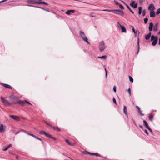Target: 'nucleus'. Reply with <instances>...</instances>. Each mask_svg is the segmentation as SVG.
Instances as JSON below:
<instances>
[{
  "mask_svg": "<svg viewBox=\"0 0 160 160\" xmlns=\"http://www.w3.org/2000/svg\"><path fill=\"white\" fill-rule=\"evenodd\" d=\"M79 38L83 41L86 42L87 43L90 44V42L88 41V38L85 35L84 33L82 31H80L79 32Z\"/></svg>",
  "mask_w": 160,
  "mask_h": 160,
  "instance_id": "f257e3e1",
  "label": "nucleus"
},
{
  "mask_svg": "<svg viewBox=\"0 0 160 160\" xmlns=\"http://www.w3.org/2000/svg\"><path fill=\"white\" fill-rule=\"evenodd\" d=\"M159 26V24L158 23H156L154 26H153V23L152 22H150L149 23V26L148 27L149 31L151 32L152 30V28H153V30L154 32H156L157 31L158 27Z\"/></svg>",
  "mask_w": 160,
  "mask_h": 160,
  "instance_id": "f03ea898",
  "label": "nucleus"
},
{
  "mask_svg": "<svg viewBox=\"0 0 160 160\" xmlns=\"http://www.w3.org/2000/svg\"><path fill=\"white\" fill-rule=\"evenodd\" d=\"M99 50L101 52H103L106 48V46L105 45L104 42L102 41L99 42L98 45Z\"/></svg>",
  "mask_w": 160,
  "mask_h": 160,
  "instance_id": "7ed1b4c3",
  "label": "nucleus"
},
{
  "mask_svg": "<svg viewBox=\"0 0 160 160\" xmlns=\"http://www.w3.org/2000/svg\"><path fill=\"white\" fill-rule=\"evenodd\" d=\"M158 38L156 36L152 35L151 36V41H152V45L154 46L156 45L157 43Z\"/></svg>",
  "mask_w": 160,
  "mask_h": 160,
  "instance_id": "20e7f679",
  "label": "nucleus"
},
{
  "mask_svg": "<svg viewBox=\"0 0 160 160\" xmlns=\"http://www.w3.org/2000/svg\"><path fill=\"white\" fill-rule=\"evenodd\" d=\"M112 12L116 14L120 15L122 16L124 15V13L123 11L120 10H113Z\"/></svg>",
  "mask_w": 160,
  "mask_h": 160,
  "instance_id": "39448f33",
  "label": "nucleus"
},
{
  "mask_svg": "<svg viewBox=\"0 0 160 160\" xmlns=\"http://www.w3.org/2000/svg\"><path fill=\"white\" fill-rule=\"evenodd\" d=\"M117 25L121 30L122 32L126 33L127 32L126 29L124 26L122 25L119 22H118Z\"/></svg>",
  "mask_w": 160,
  "mask_h": 160,
  "instance_id": "423d86ee",
  "label": "nucleus"
},
{
  "mask_svg": "<svg viewBox=\"0 0 160 160\" xmlns=\"http://www.w3.org/2000/svg\"><path fill=\"white\" fill-rule=\"evenodd\" d=\"M17 102L19 104H21L22 105H24V104L25 103H27L31 105H32V104L30 103L29 102H28L26 100H24V101H22V100H17Z\"/></svg>",
  "mask_w": 160,
  "mask_h": 160,
  "instance_id": "0eeeda50",
  "label": "nucleus"
},
{
  "mask_svg": "<svg viewBox=\"0 0 160 160\" xmlns=\"http://www.w3.org/2000/svg\"><path fill=\"white\" fill-rule=\"evenodd\" d=\"M1 99L2 102L5 105L8 106L11 105L10 103L7 100L5 99L3 97H2Z\"/></svg>",
  "mask_w": 160,
  "mask_h": 160,
  "instance_id": "6e6552de",
  "label": "nucleus"
},
{
  "mask_svg": "<svg viewBox=\"0 0 160 160\" xmlns=\"http://www.w3.org/2000/svg\"><path fill=\"white\" fill-rule=\"evenodd\" d=\"M9 117L13 119L14 120H17V121H19L20 120V119L19 118V117L17 116L16 115H9Z\"/></svg>",
  "mask_w": 160,
  "mask_h": 160,
  "instance_id": "1a4fd4ad",
  "label": "nucleus"
},
{
  "mask_svg": "<svg viewBox=\"0 0 160 160\" xmlns=\"http://www.w3.org/2000/svg\"><path fill=\"white\" fill-rule=\"evenodd\" d=\"M66 142L68 143V145L71 146H73L76 144V142L75 141L71 142L72 141H65Z\"/></svg>",
  "mask_w": 160,
  "mask_h": 160,
  "instance_id": "9d476101",
  "label": "nucleus"
},
{
  "mask_svg": "<svg viewBox=\"0 0 160 160\" xmlns=\"http://www.w3.org/2000/svg\"><path fill=\"white\" fill-rule=\"evenodd\" d=\"M37 0H28L27 2L29 4H38Z\"/></svg>",
  "mask_w": 160,
  "mask_h": 160,
  "instance_id": "9b49d317",
  "label": "nucleus"
},
{
  "mask_svg": "<svg viewBox=\"0 0 160 160\" xmlns=\"http://www.w3.org/2000/svg\"><path fill=\"white\" fill-rule=\"evenodd\" d=\"M123 112L126 116L128 118V111L127 110V108L125 106H124L123 107Z\"/></svg>",
  "mask_w": 160,
  "mask_h": 160,
  "instance_id": "f8f14e48",
  "label": "nucleus"
},
{
  "mask_svg": "<svg viewBox=\"0 0 160 160\" xmlns=\"http://www.w3.org/2000/svg\"><path fill=\"white\" fill-rule=\"evenodd\" d=\"M9 98L11 100H16L17 102V100H19L18 99V98L17 97L13 95H12L10 96Z\"/></svg>",
  "mask_w": 160,
  "mask_h": 160,
  "instance_id": "ddd939ff",
  "label": "nucleus"
},
{
  "mask_svg": "<svg viewBox=\"0 0 160 160\" xmlns=\"http://www.w3.org/2000/svg\"><path fill=\"white\" fill-rule=\"evenodd\" d=\"M27 134L30 135L33 137H34L35 139L38 140H42V139L39 138L38 137L33 134H32L29 133H27Z\"/></svg>",
  "mask_w": 160,
  "mask_h": 160,
  "instance_id": "4468645a",
  "label": "nucleus"
},
{
  "mask_svg": "<svg viewBox=\"0 0 160 160\" xmlns=\"http://www.w3.org/2000/svg\"><path fill=\"white\" fill-rule=\"evenodd\" d=\"M27 134L30 135L33 137H34L35 139L38 140H42V139L39 138L38 137L33 134H32L29 133H27Z\"/></svg>",
  "mask_w": 160,
  "mask_h": 160,
  "instance_id": "2eb2a0df",
  "label": "nucleus"
},
{
  "mask_svg": "<svg viewBox=\"0 0 160 160\" xmlns=\"http://www.w3.org/2000/svg\"><path fill=\"white\" fill-rule=\"evenodd\" d=\"M27 134L30 135L33 137H34L35 139L38 140H42V139L39 138L38 137L33 134H32L29 133H27Z\"/></svg>",
  "mask_w": 160,
  "mask_h": 160,
  "instance_id": "dca6fc26",
  "label": "nucleus"
},
{
  "mask_svg": "<svg viewBox=\"0 0 160 160\" xmlns=\"http://www.w3.org/2000/svg\"><path fill=\"white\" fill-rule=\"evenodd\" d=\"M155 9V8L154 5L153 4H151L149 6L148 9L150 11H151L152 10L154 11Z\"/></svg>",
  "mask_w": 160,
  "mask_h": 160,
  "instance_id": "f3484780",
  "label": "nucleus"
},
{
  "mask_svg": "<svg viewBox=\"0 0 160 160\" xmlns=\"http://www.w3.org/2000/svg\"><path fill=\"white\" fill-rule=\"evenodd\" d=\"M137 47L138 48L137 54H138L139 52V49H140V47H139V38H138V41L137 42Z\"/></svg>",
  "mask_w": 160,
  "mask_h": 160,
  "instance_id": "a211bd4d",
  "label": "nucleus"
},
{
  "mask_svg": "<svg viewBox=\"0 0 160 160\" xmlns=\"http://www.w3.org/2000/svg\"><path fill=\"white\" fill-rule=\"evenodd\" d=\"M1 84L4 86V87L6 88H8L9 89H12V87L11 86L8 84H4L3 83H2Z\"/></svg>",
  "mask_w": 160,
  "mask_h": 160,
  "instance_id": "6ab92c4d",
  "label": "nucleus"
},
{
  "mask_svg": "<svg viewBox=\"0 0 160 160\" xmlns=\"http://www.w3.org/2000/svg\"><path fill=\"white\" fill-rule=\"evenodd\" d=\"M75 12V10H68L67 11L65 12V13L67 15H70L71 13H74Z\"/></svg>",
  "mask_w": 160,
  "mask_h": 160,
  "instance_id": "aec40b11",
  "label": "nucleus"
},
{
  "mask_svg": "<svg viewBox=\"0 0 160 160\" xmlns=\"http://www.w3.org/2000/svg\"><path fill=\"white\" fill-rule=\"evenodd\" d=\"M150 15L151 17H154L155 16V13L154 11H150Z\"/></svg>",
  "mask_w": 160,
  "mask_h": 160,
  "instance_id": "412c9836",
  "label": "nucleus"
},
{
  "mask_svg": "<svg viewBox=\"0 0 160 160\" xmlns=\"http://www.w3.org/2000/svg\"><path fill=\"white\" fill-rule=\"evenodd\" d=\"M151 36V32H150L148 34L145 36V38L146 40H148Z\"/></svg>",
  "mask_w": 160,
  "mask_h": 160,
  "instance_id": "4be33fe9",
  "label": "nucleus"
},
{
  "mask_svg": "<svg viewBox=\"0 0 160 160\" xmlns=\"http://www.w3.org/2000/svg\"><path fill=\"white\" fill-rule=\"evenodd\" d=\"M46 137L52 139H53L54 140H55L56 139L54 138V137H52L51 135L49 134V133H46V134L45 135Z\"/></svg>",
  "mask_w": 160,
  "mask_h": 160,
  "instance_id": "5701e85b",
  "label": "nucleus"
},
{
  "mask_svg": "<svg viewBox=\"0 0 160 160\" xmlns=\"http://www.w3.org/2000/svg\"><path fill=\"white\" fill-rule=\"evenodd\" d=\"M4 131L3 125L2 124H1L0 126V132H2Z\"/></svg>",
  "mask_w": 160,
  "mask_h": 160,
  "instance_id": "b1692460",
  "label": "nucleus"
},
{
  "mask_svg": "<svg viewBox=\"0 0 160 160\" xmlns=\"http://www.w3.org/2000/svg\"><path fill=\"white\" fill-rule=\"evenodd\" d=\"M12 146L11 144H10L8 145L7 147L5 148L4 149H3V150L4 151H6L10 147Z\"/></svg>",
  "mask_w": 160,
  "mask_h": 160,
  "instance_id": "393cba45",
  "label": "nucleus"
},
{
  "mask_svg": "<svg viewBox=\"0 0 160 160\" xmlns=\"http://www.w3.org/2000/svg\"><path fill=\"white\" fill-rule=\"evenodd\" d=\"M35 8H41V9L44 10V11H47V12H50V11L48 9H45L41 7H38V6H35Z\"/></svg>",
  "mask_w": 160,
  "mask_h": 160,
  "instance_id": "a878e982",
  "label": "nucleus"
},
{
  "mask_svg": "<svg viewBox=\"0 0 160 160\" xmlns=\"http://www.w3.org/2000/svg\"><path fill=\"white\" fill-rule=\"evenodd\" d=\"M52 128L54 130L58 131H61V129L58 127H53Z\"/></svg>",
  "mask_w": 160,
  "mask_h": 160,
  "instance_id": "bb28decb",
  "label": "nucleus"
},
{
  "mask_svg": "<svg viewBox=\"0 0 160 160\" xmlns=\"http://www.w3.org/2000/svg\"><path fill=\"white\" fill-rule=\"evenodd\" d=\"M143 122L144 124V125L145 127L147 128L148 127H149L148 123L145 120H143Z\"/></svg>",
  "mask_w": 160,
  "mask_h": 160,
  "instance_id": "cd10ccee",
  "label": "nucleus"
},
{
  "mask_svg": "<svg viewBox=\"0 0 160 160\" xmlns=\"http://www.w3.org/2000/svg\"><path fill=\"white\" fill-rule=\"evenodd\" d=\"M38 4H43L45 5H48V4L45 2H38Z\"/></svg>",
  "mask_w": 160,
  "mask_h": 160,
  "instance_id": "c85d7f7f",
  "label": "nucleus"
},
{
  "mask_svg": "<svg viewBox=\"0 0 160 160\" xmlns=\"http://www.w3.org/2000/svg\"><path fill=\"white\" fill-rule=\"evenodd\" d=\"M125 5H126V7H127V8L132 13V14H133L134 13V12L131 10V9L130 8V7H129V6L127 4H125Z\"/></svg>",
  "mask_w": 160,
  "mask_h": 160,
  "instance_id": "c756f323",
  "label": "nucleus"
},
{
  "mask_svg": "<svg viewBox=\"0 0 160 160\" xmlns=\"http://www.w3.org/2000/svg\"><path fill=\"white\" fill-rule=\"evenodd\" d=\"M142 8L139 7L138 8V13L139 15H140L142 13Z\"/></svg>",
  "mask_w": 160,
  "mask_h": 160,
  "instance_id": "7c9ffc66",
  "label": "nucleus"
},
{
  "mask_svg": "<svg viewBox=\"0 0 160 160\" xmlns=\"http://www.w3.org/2000/svg\"><path fill=\"white\" fill-rule=\"evenodd\" d=\"M131 27L132 28V31L134 33L135 36H136L137 35V32H136L135 31V29H134L133 27V26H132Z\"/></svg>",
  "mask_w": 160,
  "mask_h": 160,
  "instance_id": "2f4dec72",
  "label": "nucleus"
},
{
  "mask_svg": "<svg viewBox=\"0 0 160 160\" xmlns=\"http://www.w3.org/2000/svg\"><path fill=\"white\" fill-rule=\"evenodd\" d=\"M149 118L150 121H152L153 119V116L152 114H149Z\"/></svg>",
  "mask_w": 160,
  "mask_h": 160,
  "instance_id": "473e14b6",
  "label": "nucleus"
},
{
  "mask_svg": "<svg viewBox=\"0 0 160 160\" xmlns=\"http://www.w3.org/2000/svg\"><path fill=\"white\" fill-rule=\"evenodd\" d=\"M107 58V57L106 55L102 56L101 57H98V58L103 59H105Z\"/></svg>",
  "mask_w": 160,
  "mask_h": 160,
  "instance_id": "72a5a7b5",
  "label": "nucleus"
},
{
  "mask_svg": "<svg viewBox=\"0 0 160 160\" xmlns=\"http://www.w3.org/2000/svg\"><path fill=\"white\" fill-rule=\"evenodd\" d=\"M129 79L130 81L131 82H133V79L132 78V77L130 75L129 76Z\"/></svg>",
  "mask_w": 160,
  "mask_h": 160,
  "instance_id": "f704fd0d",
  "label": "nucleus"
},
{
  "mask_svg": "<svg viewBox=\"0 0 160 160\" xmlns=\"http://www.w3.org/2000/svg\"><path fill=\"white\" fill-rule=\"evenodd\" d=\"M118 6L119 8L122 9L123 10L124 9V8L123 6H122L121 4H120L118 5Z\"/></svg>",
  "mask_w": 160,
  "mask_h": 160,
  "instance_id": "c9c22d12",
  "label": "nucleus"
},
{
  "mask_svg": "<svg viewBox=\"0 0 160 160\" xmlns=\"http://www.w3.org/2000/svg\"><path fill=\"white\" fill-rule=\"evenodd\" d=\"M112 10H113L105 9L103 11L112 12Z\"/></svg>",
  "mask_w": 160,
  "mask_h": 160,
  "instance_id": "e433bc0d",
  "label": "nucleus"
},
{
  "mask_svg": "<svg viewBox=\"0 0 160 160\" xmlns=\"http://www.w3.org/2000/svg\"><path fill=\"white\" fill-rule=\"evenodd\" d=\"M40 133L41 134H42H42H44V135H45V134H46V132H45L44 131H40Z\"/></svg>",
  "mask_w": 160,
  "mask_h": 160,
  "instance_id": "4c0bfd02",
  "label": "nucleus"
},
{
  "mask_svg": "<svg viewBox=\"0 0 160 160\" xmlns=\"http://www.w3.org/2000/svg\"><path fill=\"white\" fill-rule=\"evenodd\" d=\"M138 113L142 116H143L144 115V114L142 113V111L140 110H139L138 111Z\"/></svg>",
  "mask_w": 160,
  "mask_h": 160,
  "instance_id": "58836bf2",
  "label": "nucleus"
},
{
  "mask_svg": "<svg viewBox=\"0 0 160 160\" xmlns=\"http://www.w3.org/2000/svg\"><path fill=\"white\" fill-rule=\"evenodd\" d=\"M82 153L85 155H88V154H89V152H88V151H83L82 152Z\"/></svg>",
  "mask_w": 160,
  "mask_h": 160,
  "instance_id": "ea45409f",
  "label": "nucleus"
},
{
  "mask_svg": "<svg viewBox=\"0 0 160 160\" xmlns=\"http://www.w3.org/2000/svg\"><path fill=\"white\" fill-rule=\"evenodd\" d=\"M160 13V8L158 9L156 12L157 15H158Z\"/></svg>",
  "mask_w": 160,
  "mask_h": 160,
  "instance_id": "a19ab883",
  "label": "nucleus"
},
{
  "mask_svg": "<svg viewBox=\"0 0 160 160\" xmlns=\"http://www.w3.org/2000/svg\"><path fill=\"white\" fill-rule=\"evenodd\" d=\"M145 13H146L145 10H144L142 11V16H145Z\"/></svg>",
  "mask_w": 160,
  "mask_h": 160,
  "instance_id": "79ce46f5",
  "label": "nucleus"
},
{
  "mask_svg": "<svg viewBox=\"0 0 160 160\" xmlns=\"http://www.w3.org/2000/svg\"><path fill=\"white\" fill-rule=\"evenodd\" d=\"M145 24L147 23L148 19L147 18H146L144 19Z\"/></svg>",
  "mask_w": 160,
  "mask_h": 160,
  "instance_id": "37998d69",
  "label": "nucleus"
},
{
  "mask_svg": "<svg viewBox=\"0 0 160 160\" xmlns=\"http://www.w3.org/2000/svg\"><path fill=\"white\" fill-rule=\"evenodd\" d=\"M94 155H95V156H97V157H100L101 156V155L100 154H98V153H94Z\"/></svg>",
  "mask_w": 160,
  "mask_h": 160,
  "instance_id": "c03bdc74",
  "label": "nucleus"
},
{
  "mask_svg": "<svg viewBox=\"0 0 160 160\" xmlns=\"http://www.w3.org/2000/svg\"><path fill=\"white\" fill-rule=\"evenodd\" d=\"M128 92L129 96H131V89L130 88H129L128 89Z\"/></svg>",
  "mask_w": 160,
  "mask_h": 160,
  "instance_id": "a18cd8bd",
  "label": "nucleus"
},
{
  "mask_svg": "<svg viewBox=\"0 0 160 160\" xmlns=\"http://www.w3.org/2000/svg\"><path fill=\"white\" fill-rule=\"evenodd\" d=\"M137 4L135 3L134 4V5L133 6L132 8H137Z\"/></svg>",
  "mask_w": 160,
  "mask_h": 160,
  "instance_id": "49530a36",
  "label": "nucleus"
},
{
  "mask_svg": "<svg viewBox=\"0 0 160 160\" xmlns=\"http://www.w3.org/2000/svg\"><path fill=\"white\" fill-rule=\"evenodd\" d=\"M113 89V90L114 91V92H116V87L115 86H114Z\"/></svg>",
  "mask_w": 160,
  "mask_h": 160,
  "instance_id": "de8ad7c7",
  "label": "nucleus"
},
{
  "mask_svg": "<svg viewBox=\"0 0 160 160\" xmlns=\"http://www.w3.org/2000/svg\"><path fill=\"white\" fill-rule=\"evenodd\" d=\"M112 100L114 103H115V104L116 103V102L115 99L114 98H113Z\"/></svg>",
  "mask_w": 160,
  "mask_h": 160,
  "instance_id": "09e8293b",
  "label": "nucleus"
},
{
  "mask_svg": "<svg viewBox=\"0 0 160 160\" xmlns=\"http://www.w3.org/2000/svg\"><path fill=\"white\" fill-rule=\"evenodd\" d=\"M151 132H152L151 130V129L149 127H148L147 128Z\"/></svg>",
  "mask_w": 160,
  "mask_h": 160,
  "instance_id": "8fccbe9b",
  "label": "nucleus"
},
{
  "mask_svg": "<svg viewBox=\"0 0 160 160\" xmlns=\"http://www.w3.org/2000/svg\"><path fill=\"white\" fill-rule=\"evenodd\" d=\"M89 154L91 155H94V152H89Z\"/></svg>",
  "mask_w": 160,
  "mask_h": 160,
  "instance_id": "3c124183",
  "label": "nucleus"
},
{
  "mask_svg": "<svg viewBox=\"0 0 160 160\" xmlns=\"http://www.w3.org/2000/svg\"><path fill=\"white\" fill-rule=\"evenodd\" d=\"M22 131L21 130H19V131H17L16 132V133H15V134H18L19 133V132L21 131Z\"/></svg>",
  "mask_w": 160,
  "mask_h": 160,
  "instance_id": "603ef678",
  "label": "nucleus"
},
{
  "mask_svg": "<svg viewBox=\"0 0 160 160\" xmlns=\"http://www.w3.org/2000/svg\"><path fill=\"white\" fill-rule=\"evenodd\" d=\"M134 4H135L130 3V5L131 7H133Z\"/></svg>",
  "mask_w": 160,
  "mask_h": 160,
  "instance_id": "864d4df0",
  "label": "nucleus"
},
{
  "mask_svg": "<svg viewBox=\"0 0 160 160\" xmlns=\"http://www.w3.org/2000/svg\"><path fill=\"white\" fill-rule=\"evenodd\" d=\"M135 2L134 1L132 0L131 3L135 4Z\"/></svg>",
  "mask_w": 160,
  "mask_h": 160,
  "instance_id": "5fc2aeb1",
  "label": "nucleus"
},
{
  "mask_svg": "<svg viewBox=\"0 0 160 160\" xmlns=\"http://www.w3.org/2000/svg\"><path fill=\"white\" fill-rule=\"evenodd\" d=\"M144 132H145V133L147 135H148V131H147V130H144Z\"/></svg>",
  "mask_w": 160,
  "mask_h": 160,
  "instance_id": "6e6d98bb",
  "label": "nucleus"
},
{
  "mask_svg": "<svg viewBox=\"0 0 160 160\" xmlns=\"http://www.w3.org/2000/svg\"><path fill=\"white\" fill-rule=\"evenodd\" d=\"M136 108L138 110V111L139 110H140V108L137 106H136Z\"/></svg>",
  "mask_w": 160,
  "mask_h": 160,
  "instance_id": "4d7b16f0",
  "label": "nucleus"
},
{
  "mask_svg": "<svg viewBox=\"0 0 160 160\" xmlns=\"http://www.w3.org/2000/svg\"><path fill=\"white\" fill-rule=\"evenodd\" d=\"M25 5L28 6H29V7H35V6H33L32 5Z\"/></svg>",
  "mask_w": 160,
  "mask_h": 160,
  "instance_id": "13d9d810",
  "label": "nucleus"
},
{
  "mask_svg": "<svg viewBox=\"0 0 160 160\" xmlns=\"http://www.w3.org/2000/svg\"><path fill=\"white\" fill-rule=\"evenodd\" d=\"M105 72H106V73H105L106 77H107V70H106V68H105Z\"/></svg>",
  "mask_w": 160,
  "mask_h": 160,
  "instance_id": "bf43d9fd",
  "label": "nucleus"
},
{
  "mask_svg": "<svg viewBox=\"0 0 160 160\" xmlns=\"http://www.w3.org/2000/svg\"><path fill=\"white\" fill-rule=\"evenodd\" d=\"M139 127H140V128H141V129H142V128H143V127H142V125H139Z\"/></svg>",
  "mask_w": 160,
  "mask_h": 160,
  "instance_id": "052dcab7",
  "label": "nucleus"
},
{
  "mask_svg": "<svg viewBox=\"0 0 160 160\" xmlns=\"http://www.w3.org/2000/svg\"><path fill=\"white\" fill-rule=\"evenodd\" d=\"M7 0H2V1H1L0 2V3H1V2H4L6 1H7Z\"/></svg>",
  "mask_w": 160,
  "mask_h": 160,
  "instance_id": "680f3d73",
  "label": "nucleus"
},
{
  "mask_svg": "<svg viewBox=\"0 0 160 160\" xmlns=\"http://www.w3.org/2000/svg\"><path fill=\"white\" fill-rule=\"evenodd\" d=\"M115 3H116V5H118H118H119V4H120V3H118V2H116Z\"/></svg>",
  "mask_w": 160,
  "mask_h": 160,
  "instance_id": "e2e57ef3",
  "label": "nucleus"
},
{
  "mask_svg": "<svg viewBox=\"0 0 160 160\" xmlns=\"http://www.w3.org/2000/svg\"><path fill=\"white\" fill-rule=\"evenodd\" d=\"M159 44L160 45V38H159Z\"/></svg>",
  "mask_w": 160,
  "mask_h": 160,
  "instance_id": "0e129e2a",
  "label": "nucleus"
},
{
  "mask_svg": "<svg viewBox=\"0 0 160 160\" xmlns=\"http://www.w3.org/2000/svg\"><path fill=\"white\" fill-rule=\"evenodd\" d=\"M16 158L17 159H18V156H16Z\"/></svg>",
  "mask_w": 160,
  "mask_h": 160,
  "instance_id": "69168bd1",
  "label": "nucleus"
},
{
  "mask_svg": "<svg viewBox=\"0 0 160 160\" xmlns=\"http://www.w3.org/2000/svg\"><path fill=\"white\" fill-rule=\"evenodd\" d=\"M38 2H40L41 1V0H37Z\"/></svg>",
  "mask_w": 160,
  "mask_h": 160,
  "instance_id": "338daca9",
  "label": "nucleus"
},
{
  "mask_svg": "<svg viewBox=\"0 0 160 160\" xmlns=\"http://www.w3.org/2000/svg\"><path fill=\"white\" fill-rule=\"evenodd\" d=\"M47 124L48 125H49V124L48 123H47Z\"/></svg>",
  "mask_w": 160,
  "mask_h": 160,
  "instance_id": "774afa93",
  "label": "nucleus"
}]
</instances>
